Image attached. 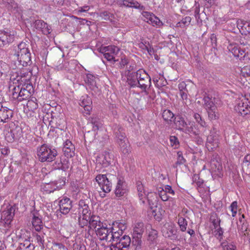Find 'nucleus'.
Listing matches in <instances>:
<instances>
[{
    "label": "nucleus",
    "mask_w": 250,
    "mask_h": 250,
    "mask_svg": "<svg viewBox=\"0 0 250 250\" xmlns=\"http://www.w3.org/2000/svg\"><path fill=\"white\" fill-rule=\"evenodd\" d=\"M14 56L21 65H27L31 61V54L28 44L23 42L19 43L15 49Z\"/></svg>",
    "instance_id": "1"
},
{
    "label": "nucleus",
    "mask_w": 250,
    "mask_h": 250,
    "mask_svg": "<svg viewBox=\"0 0 250 250\" xmlns=\"http://www.w3.org/2000/svg\"><path fill=\"white\" fill-rule=\"evenodd\" d=\"M37 155L42 162H51L54 161L58 155L57 150L45 144L37 148Z\"/></svg>",
    "instance_id": "2"
},
{
    "label": "nucleus",
    "mask_w": 250,
    "mask_h": 250,
    "mask_svg": "<svg viewBox=\"0 0 250 250\" xmlns=\"http://www.w3.org/2000/svg\"><path fill=\"white\" fill-rule=\"evenodd\" d=\"M174 124L177 129L182 130L188 134L197 135L199 133L194 125V123L189 122L187 123L181 116H177L175 118Z\"/></svg>",
    "instance_id": "3"
},
{
    "label": "nucleus",
    "mask_w": 250,
    "mask_h": 250,
    "mask_svg": "<svg viewBox=\"0 0 250 250\" xmlns=\"http://www.w3.org/2000/svg\"><path fill=\"white\" fill-rule=\"evenodd\" d=\"M79 224L82 228L88 225V220L91 217L88 206L83 200H81L78 205Z\"/></svg>",
    "instance_id": "4"
},
{
    "label": "nucleus",
    "mask_w": 250,
    "mask_h": 250,
    "mask_svg": "<svg viewBox=\"0 0 250 250\" xmlns=\"http://www.w3.org/2000/svg\"><path fill=\"white\" fill-rule=\"evenodd\" d=\"M135 76L137 79L139 87L146 93V89L151 85L150 76L143 69H139L137 71L135 72Z\"/></svg>",
    "instance_id": "5"
},
{
    "label": "nucleus",
    "mask_w": 250,
    "mask_h": 250,
    "mask_svg": "<svg viewBox=\"0 0 250 250\" xmlns=\"http://www.w3.org/2000/svg\"><path fill=\"white\" fill-rule=\"evenodd\" d=\"M235 110L242 116L250 113V101L245 97L241 96L235 102Z\"/></svg>",
    "instance_id": "6"
},
{
    "label": "nucleus",
    "mask_w": 250,
    "mask_h": 250,
    "mask_svg": "<svg viewBox=\"0 0 250 250\" xmlns=\"http://www.w3.org/2000/svg\"><path fill=\"white\" fill-rule=\"evenodd\" d=\"M17 35L15 30L8 29L0 30V48L8 46L13 42Z\"/></svg>",
    "instance_id": "7"
},
{
    "label": "nucleus",
    "mask_w": 250,
    "mask_h": 250,
    "mask_svg": "<svg viewBox=\"0 0 250 250\" xmlns=\"http://www.w3.org/2000/svg\"><path fill=\"white\" fill-rule=\"evenodd\" d=\"M119 51V48L115 45L102 46L100 48V52L103 54L104 58L113 63L119 61L116 59V56Z\"/></svg>",
    "instance_id": "8"
},
{
    "label": "nucleus",
    "mask_w": 250,
    "mask_h": 250,
    "mask_svg": "<svg viewBox=\"0 0 250 250\" xmlns=\"http://www.w3.org/2000/svg\"><path fill=\"white\" fill-rule=\"evenodd\" d=\"M32 88L30 84H27L26 88L21 87L19 85L13 88L12 91V98L19 101L27 99L30 96V90Z\"/></svg>",
    "instance_id": "9"
},
{
    "label": "nucleus",
    "mask_w": 250,
    "mask_h": 250,
    "mask_svg": "<svg viewBox=\"0 0 250 250\" xmlns=\"http://www.w3.org/2000/svg\"><path fill=\"white\" fill-rule=\"evenodd\" d=\"M161 232L163 236L174 240L178 239L177 229L175 225L171 222H166L161 228Z\"/></svg>",
    "instance_id": "10"
},
{
    "label": "nucleus",
    "mask_w": 250,
    "mask_h": 250,
    "mask_svg": "<svg viewBox=\"0 0 250 250\" xmlns=\"http://www.w3.org/2000/svg\"><path fill=\"white\" fill-rule=\"evenodd\" d=\"M15 207L9 206L6 209L2 212L1 223L3 224L5 228V232L11 227V223L15 215Z\"/></svg>",
    "instance_id": "11"
},
{
    "label": "nucleus",
    "mask_w": 250,
    "mask_h": 250,
    "mask_svg": "<svg viewBox=\"0 0 250 250\" xmlns=\"http://www.w3.org/2000/svg\"><path fill=\"white\" fill-rule=\"evenodd\" d=\"M116 142L120 145L121 150L124 154H128L130 152V146L126 139L125 134L120 128L115 132Z\"/></svg>",
    "instance_id": "12"
},
{
    "label": "nucleus",
    "mask_w": 250,
    "mask_h": 250,
    "mask_svg": "<svg viewBox=\"0 0 250 250\" xmlns=\"http://www.w3.org/2000/svg\"><path fill=\"white\" fill-rule=\"evenodd\" d=\"M95 180L104 193L109 192L112 188V184L107 178L106 174H98L95 177Z\"/></svg>",
    "instance_id": "13"
},
{
    "label": "nucleus",
    "mask_w": 250,
    "mask_h": 250,
    "mask_svg": "<svg viewBox=\"0 0 250 250\" xmlns=\"http://www.w3.org/2000/svg\"><path fill=\"white\" fill-rule=\"evenodd\" d=\"M113 227L111 228L110 242L115 241H117L122 235L123 230L126 228L125 225L121 223L116 222L113 223Z\"/></svg>",
    "instance_id": "14"
},
{
    "label": "nucleus",
    "mask_w": 250,
    "mask_h": 250,
    "mask_svg": "<svg viewBox=\"0 0 250 250\" xmlns=\"http://www.w3.org/2000/svg\"><path fill=\"white\" fill-rule=\"evenodd\" d=\"M220 142V136L214 130L210 131V135L207 137L206 146L209 151H212L218 147Z\"/></svg>",
    "instance_id": "15"
},
{
    "label": "nucleus",
    "mask_w": 250,
    "mask_h": 250,
    "mask_svg": "<svg viewBox=\"0 0 250 250\" xmlns=\"http://www.w3.org/2000/svg\"><path fill=\"white\" fill-rule=\"evenodd\" d=\"M88 235H93L96 230L98 229V228L102 227L104 225L103 222L101 221L100 218L98 216L92 215L89 218L88 222Z\"/></svg>",
    "instance_id": "16"
},
{
    "label": "nucleus",
    "mask_w": 250,
    "mask_h": 250,
    "mask_svg": "<svg viewBox=\"0 0 250 250\" xmlns=\"http://www.w3.org/2000/svg\"><path fill=\"white\" fill-rule=\"evenodd\" d=\"M95 232L101 241H105L107 243L106 245H110L109 243L111 238V228H107V225L104 224L102 227L98 228Z\"/></svg>",
    "instance_id": "17"
},
{
    "label": "nucleus",
    "mask_w": 250,
    "mask_h": 250,
    "mask_svg": "<svg viewBox=\"0 0 250 250\" xmlns=\"http://www.w3.org/2000/svg\"><path fill=\"white\" fill-rule=\"evenodd\" d=\"M210 171L214 179L222 176V166L219 160L216 159H211L210 163Z\"/></svg>",
    "instance_id": "18"
},
{
    "label": "nucleus",
    "mask_w": 250,
    "mask_h": 250,
    "mask_svg": "<svg viewBox=\"0 0 250 250\" xmlns=\"http://www.w3.org/2000/svg\"><path fill=\"white\" fill-rule=\"evenodd\" d=\"M111 159L110 155L107 152H104L98 156L96 162L97 170H100L101 168L108 167L110 164Z\"/></svg>",
    "instance_id": "19"
},
{
    "label": "nucleus",
    "mask_w": 250,
    "mask_h": 250,
    "mask_svg": "<svg viewBox=\"0 0 250 250\" xmlns=\"http://www.w3.org/2000/svg\"><path fill=\"white\" fill-rule=\"evenodd\" d=\"M157 192L160 198L163 201H167L170 199L168 195H174L175 191L172 187L167 185H163L157 188Z\"/></svg>",
    "instance_id": "20"
},
{
    "label": "nucleus",
    "mask_w": 250,
    "mask_h": 250,
    "mask_svg": "<svg viewBox=\"0 0 250 250\" xmlns=\"http://www.w3.org/2000/svg\"><path fill=\"white\" fill-rule=\"evenodd\" d=\"M143 16L144 17V21L153 26L160 27L163 25V22L160 19L152 13L144 12L143 13Z\"/></svg>",
    "instance_id": "21"
},
{
    "label": "nucleus",
    "mask_w": 250,
    "mask_h": 250,
    "mask_svg": "<svg viewBox=\"0 0 250 250\" xmlns=\"http://www.w3.org/2000/svg\"><path fill=\"white\" fill-rule=\"evenodd\" d=\"M13 117V111L0 102V125L8 123Z\"/></svg>",
    "instance_id": "22"
},
{
    "label": "nucleus",
    "mask_w": 250,
    "mask_h": 250,
    "mask_svg": "<svg viewBox=\"0 0 250 250\" xmlns=\"http://www.w3.org/2000/svg\"><path fill=\"white\" fill-rule=\"evenodd\" d=\"M229 51L231 52L234 57L243 59L246 56L247 53L244 49L241 48L237 44H229L228 46Z\"/></svg>",
    "instance_id": "23"
},
{
    "label": "nucleus",
    "mask_w": 250,
    "mask_h": 250,
    "mask_svg": "<svg viewBox=\"0 0 250 250\" xmlns=\"http://www.w3.org/2000/svg\"><path fill=\"white\" fill-rule=\"evenodd\" d=\"M229 51L231 52L234 57L243 59L246 56L247 53L244 49L241 48L237 44H229L228 46Z\"/></svg>",
    "instance_id": "24"
},
{
    "label": "nucleus",
    "mask_w": 250,
    "mask_h": 250,
    "mask_svg": "<svg viewBox=\"0 0 250 250\" xmlns=\"http://www.w3.org/2000/svg\"><path fill=\"white\" fill-rule=\"evenodd\" d=\"M59 210L63 214H68L72 208V202L70 199L66 197H63L59 201Z\"/></svg>",
    "instance_id": "25"
},
{
    "label": "nucleus",
    "mask_w": 250,
    "mask_h": 250,
    "mask_svg": "<svg viewBox=\"0 0 250 250\" xmlns=\"http://www.w3.org/2000/svg\"><path fill=\"white\" fill-rule=\"evenodd\" d=\"M32 26L44 35L49 34L52 31L51 27L42 20L35 21L33 23Z\"/></svg>",
    "instance_id": "26"
},
{
    "label": "nucleus",
    "mask_w": 250,
    "mask_h": 250,
    "mask_svg": "<svg viewBox=\"0 0 250 250\" xmlns=\"http://www.w3.org/2000/svg\"><path fill=\"white\" fill-rule=\"evenodd\" d=\"M128 188L126 182L123 179L119 178L115 189V194L117 196H123L127 191Z\"/></svg>",
    "instance_id": "27"
},
{
    "label": "nucleus",
    "mask_w": 250,
    "mask_h": 250,
    "mask_svg": "<svg viewBox=\"0 0 250 250\" xmlns=\"http://www.w3.org/2000/svg\"><path fill=\"white\" fill-rule=\"evenodd\" d=\"M75 146L72 142L67 140L63 143V152L66 157H72L75 155Z\"/></svg>",
    "instance_id": "28"
},
{
    "label": "nucleus",
    "mask_w": 250,
    "mask_h": 250,
    "mask_svg": "<svg viewBox=\"0 0 250 250\" xmlns=\"http://www.w3.org/2000/svg\"><path fill=\"white\" fill-rule=\"evenodd\" d=\"M79 104L83 107L84 110L86 111V114H89L92 109V101L89 97L86 95L82 96L80 100Z\"/></svg>",
    "instance_id": "29"
},
{
    "label": "nucleus",
    "mask_w": 250,
    "mask_h": 250,
    "mask_svg": "<svg viewBox=\"0 0 250 250\" xmlns=\"http://www.w3.org/2000/svg\"><path fill=\"white\" fill-rule=\"evenodd\" d=\"M117 3L120 6H125L141 9L143 8V6H141L139 2L133 0H118Z\"/></svg>",
    "instance_id": "30"
},
{
    "label": "nucleus",
    "mask_w": 250,
    "mask_h": 250,
    "mask_svg": "<svg viewBox=\"0 0 250 250\" xmlns=\"http://www.w3.org/2000/svg\"><path fill=\"white\" fill-rule=\"evenodd\" d=\"M69 158H65V156L61 157L59 162L58 161L55 162V167L58 169H62L64 171L68 169L70 166Z\"/></svg>",
    "instance_id": "31"
},
{
    "label": "nucleus",
    "mask_w": 250,
    "mask_h": 250,
    "mask_svg": "<svg viewBox=\"0 0 250 250\" xmlns=\"http://www.w3.org/2000/svg\"><path fill=\"white\" fill-rule=\"evenodd\" d=\"M32 224L33 228L37 231H40L43 228V223L42 218L38 215L37 213L33 214Z\"/></svg>",
    "instance_id": "32"
},
{
    "label": "nucleus",
    "mask_w": 250,
    "mask_h": 250,
    "mask_svg": "<svg viewBox=\"0 0 250 250\" xmlns=\"http://www.w3.org/2000/svg\"><path fill=\"white\" fill-rule=\"evenodd\" d=\"M98 79L94 77L93 75L88 74L86 75L84 81L85 83L89 86L92 90H95L97 88V81Z\"/></svg>",
    "instance_id": "33"
},
{
    "label": "nucleus",
    "mask_w": 250,
    "mask_h": 250,
    "mask_svg": "<svg viewBox=\"0 0 250 250\" xmlns=\"http://www.w3.org/2000/svg\"><path fill=\"white\" fill-rule=\"evenodd\" d=\"M243 171L246 174L250 175V154L245 156L242 163Z\"/></svg>",
    "instance_id": "34"
},
{
    "label": "nucleus",
    "mask_w": 250,
    "mask_h": 250,
    "mask_svg": "<svg viewBox=\"0 0 250 250\" xmlns=\"http://www.w3.org/2000/svg\"><path fill=\"white\" fill-rule=\"evenodd\" d=\"M144 230V226L142 222L136 223L133 227L132 235L142 236Z\"/></svg>",
    "instance_id": "35"
},
{
    "label": "nucleus",
    "mask_w": 250,
    "mask_h": 250,
    "mask_svg": "<svg viewBox=\"0 0 250 250\" xmlns=\"http://www.w3.org/2000/svg\"><path fill=\"white\" fill-rule=\"evenodd\" d=\"M138 194L140 201H141L143 203H145V199L146 198L147 199L148 202L150 204V202H152V200L150 199V197L153 195L155 196V193H146V190H143V191L142 192H138Z\"/></svg>",
    "instance_id": "36"
},
{
    "label": "nucleus",
    "mask_w": 250,
    "mask_h": 250,
    "mask_svg": "<svg viewBox=\"0 0 250 250\" xmlns=\"http://www.w3.org/2000/svg\"><path fill=\"white\" fill-rule=\"evenodd\" d=\"M130 242V237L128 235H125L120 239L119 242L117 244L126 249L129 246Z\"/></svg>",
    "instance_id": "37"
},
{
    "label": "nucleus",
    "mask_w": 250,
    "mask_h": 250,
    "mask_svg": "<svg viewBox=\"0 0 250 250\" xmlns=\"http://www.w3.org/2000/svg\"><path fill=\"white\" fill-rule=\"evenodd\" d=\"M142 236L132 235V245L136 250H140L142 248Z\"/></svg>",
    "instance_id": "38"
},
{
    "label": "nucleus",
    "mask_w": 250,
    "mask_h": 250,
    "mask_svg": "<svg viewBox=\"0 0 250 250\" xmlns=\"http://www.w3.org/2000/svg\"><path fill=\"white\" fill-rule=\"evenodd\" d=\"M177 223L181 231L185 232L186 231L188 226V221L185 217L179 215Z\"/></svg>",
    "instance_id": "39"
},
{
    "label": "nucleus",
    "mask_w": 250,
    "mask_h": 250,
    "mask_svg": "<svg viewBox=\"0 0 250 250\" xmlns=\"http://www.w3.org/2000/svg\"><path fill=\"white\" fill-rule=\"evenodd\" d=\"M191 21V18L190 17H185L176 23V27L180 28L186 27L190 24Z\"/></svg>",
    "instance_id": "40"
},
{
    "label": "nucleus",
    "mask_w": 250,
    "mask_h": 250,
    "mask_svg": "<svg viewBox=\"0 0 250 250\" xmlns=\"http://www.w3.org/2000/svg\"><path fill=\"white\" fill-rule=\"evenodd\" d=\"M38 232H33V236L35 238L36 241L41 246L43 245L44 242L45 233L42 232L38 231Z\"/></svg>",
    "instance_id": "41"
},
{
    "label": "nucleus",
    "mask_w": 250,
    "mask_h": 250,
    "mask_svg": "<svg viewBox=\"0 0 250 250\" xmlns=\"http://www.w3.org/2000/svg\"><path fill=\"white\" fill-rule=\"evenodd\" d=\"M208 113V118L211 120H215L218 119L219 114L217 111L216 106L207 109Z\"/></svg>",
    "instance_id": "42"
},
{
    "label": "nucleus",
    "mask_w": 250,
    "mask_h": 250,
    "mask_svg": "<svg viewBox=\"0 0 250 250\" xmlns=\"http://www.w3.org/2000/svg\"><path fill=\"white\" fill-rule=\"evenodd\" d=\"M73 64V62H67L63 61L61 64L57 65L56 68L58 70H65L70 71L71 70L69 66Z\"/></svg>",
    "instance_id": "43"
},
{
    "label": "nucleus",
    "mask_w": 250,
    "mask_h": 250,
    "mask_svg": "<svg viewBox=\"0 0 250 250\" xmlns=\"http://www.w3.org/2000/svg\"><path fill=\"white\" fill-rule=\"evenodd\" d=\"M127 83L132 87L136 86L138 84L137 79L135 76V72L131 73L127 76Z\"/></svg>",
    "instance_id": "44"
},
{
    "label": "nucleus",
    "mask_w": 250,
    "mask_h": 250,
    "mask_svg": "<svg viewBox=\"0 0 250 250\" xmlns=\"http://www.w3.org/2000/svg\"><path fill=\"white\" fill-rule=\"evenodd\" d=\"M65 178L62 177L57 181L53 182V186H54L56 190H59L62 188L65 184Z\"/></svg>",
    "instance_id": "45"
},
{
    "label": "nucleus",
    "mask_w": 250,
    "mask_h": 250,
    "mask_svg": "<svg viewBox=\"0 0 250 250\" xmlns=\"http://www.w3.org/2000/svg\"><path fill=\"white\" fill-rule=\"evenodd\" d=\"M193 118L195 120V122L201 126L202 127H206V123L204 120H203L201 115L197 113H194L193 115Z\"/></svg>",
    "instance_id": "46"
},
{
    "label": "nucleus",
    "mask_w": 250,
    "mask_h": 250,
    "mask_svg": "<svg viewBox=\"0 0 250 250\" xmlns=\"http://www.w3.org/2000/svg\"><path fill=\"white\" fill-rule=\"evenodd\" d=\"M0 3H3L9 9H15L18 7V4L13 0H0Z\"/></svg>",
    "instance_id": "47"
},
{
    "label": "nucleus",
    "mask_w": 250,
    "mask_h": 250,
    "mask_svg": "<svg viewBox=\"0 0 250 250\" xmlns=\"http://www.w3.org/2000/svg\"><path fill=\"white\" fill-rule=\"evenodd\" d=\"M164 211L160 208L158 209L156 208L152 211V215L154 217L155 219L159 221L162 219L163 213Z\"/></svg>",
    "instance_id": "48"
},
{
    "label": "nucleus",
    "mask_w": 250,
    "mask_h": 250,
    "mask_svg": "<svg viewBox=\"0 0 250 250\" xmlns=\"http://www.w3.org/2000/svg\"><path fill=\"white\" fill-rule=\"evenodd\" d=\"M20 249L21 250L26 249V250H34L35 247L33 245L31 244L28 240H26L24 243H21L20 244Z\"/></svg>",
    "instance_id": "49"
},
{
    "label": "nucleus",
    "mask_w": 250,
    "mask_h": 250,
    "mask_svg": "<svg viewBox=\"0 0 250 250\" xmlns=\"http://www.w3.org/2000/svg\"><path fill=\"white\" fill-rule=\"evenodd\" d=\"M91 123L92 125V130L94 131L99 129L101 123L99 119L96 117H92L91 119Z\"/></svg>",
    "instance_id": "50"
},
{
    "label": "nucleus",
    "mask_w": 250,
    "mask_h": 250,
    "mask_svg": "<svg viewBox=\"0 0 250 250\" xmlns=\"http://www.w3.org/2000/svg\"><path fill=\"white\" fill-rule=\"evenodd\" d=\"M163 119L167 121H170L174 117L173 113L169 110H165L162 114Z\"/></svg>",
    "instance_id": "51"
},
{
    "label": "nucleus",
    "mask_w": 250,
    "mask_h": 250,
    "mask_svg": "<svg viewBox=\"0 0 250 250\" xmlns=\"http://www.w3.org/2000/svg\"><path fill=\"white\" fill-rule=\"evenodd\" d=\"M99 16L102 18V19L106 21H112V19L114 17L113 15L110 13L108 12L107 11H104L101 12Z\"/></svg>",
    "instance_id": "52"
},
{
    "label": "nucleus",
    "mask_w": 250,
    "mask_h": 250,
    "mask_svg": "<svg viewBox=\"0 0 250 250\" xmlns=\"http://www.w3.org/2000/svg\"><path fill=\"white\" fill-rule=\"evenodd\" d=\"M229 209L231 212V215L233 217H234L237 214L238 210V203L237 201H233L229 207Z\"/></svg>",
    "instance_id": "53"
},
{
    "label": "nucleus",
    "mask_w": 250,
    "mask_h": 250,
    "mask_svg": "<svg viewBox=\"0 0 250 250\" xmlns=\"http://www.w3.org/2000/svg\"><path fill=\"white\" fill-rule=\"evenodd\" d=\"M192 184H195L198 187H200L203 185V180L200 178L198 174H195L192 176Z\"/></svg>",
    "instance_id": "54"
},
{
    "label": "nucleus",
    "mask_w": 250,
    "mask_h": 250,
    "mask_svg": "<svg viewBox=\"0 0 250 250\" xmlns=\"http://www.w3.org/2000/svg\"><path fill=\"white\" fill-rule=\"evenodd\" d=\"M170 145L174 149L178 148L179 146V142L178 138L174 136H171L169 137Z\"/></svg>",
    "instance_id": "55"
},
{
    "label": "nucleus",
    "mask_w": 250,
    "mask_h": 250,
    "mask_svg": "<svg viewBox=\"0 0 250 250\" xmlns=\"http://www.w3.org/2000/svg\"><path fill=\"white\" fill-rule=\"evenodd\" d=\"M204 104L206 106V109H208L213 107H215L214 103L212 99L208 97H205L204 98Z\"/></svg>",
    "instance_id": "56"
},
{
    "label": "nucleus",
    "mask_w": 250,
    "mask_h": 250,
    "mask_svg": "<svg viewBox=\"0 0 250 250\" xmlns=\"http://www.w3.org/2000/svg\"><path fill=\"white\" fill-rule=\"evenodd\" d=\"M43 189L46 193H50L56 190L54 186H53V183H47L44 185Z\"/></svg>",
    "instance_id": "57"
},
{
    "label": "nucleus",
    "mask_w": 250,
    "mask_h": 250,
    "mask_svg": "<svg viewBox=\"0 0 250 250\" xmlns=\"http://www.w3.org/2000/svg\"><path fill=\"white\" fill-rule=\"evenodd\" d=\"M8 69V66L5 62L0 61V79L2 75L6 73L7 70Z\"/></svg>",
    "instance_id": "58"
},
{
    "label": "nucleus",
    "mask_w": 250,
    "mask_h": 250,
    "mask_svg": "<svg viewBox=\"0 0 250 250\" xmlns=\"http://www.w3.org/2000/svg\"><path fill=\"white\" fill-rule=\"evenodd\" d=\"M157 231L155 229H150L148 231V240L153 241L157 237Z\"/></svg>",
    "instance_id": "59"
},
{
    "label": "nucleus",
    "mask_w": 250,
    "mask_h": 250,
    "mask_svg": "<svg viewBox=\"0 0 250 250\" xmlns=\"http://www.w3.org/2000/svg\"><path fill=\"white\" fill-rule=\"evenodd\" d=\"M241 74L244 77H250V66H245L241 69Z\"/></svg>",
    "instance_id": "60"
},
{
    "label": "nucleus",
    "mask_w": 250,
    "mask_h": 250,
    "mask_svg": "<svg viewBox=\"0 0 250 250\" xmlns=\"http://www.w3.org/2000/svg\"><path fill=\"white\" fill-rule=\"evenodd\" d=\"M186 162V160L183 156V154L181 151H178L177 152V160L176 164L178 165L184 164Z\"/></svg>",
    "instance_id": "61"
},
{
    "label": "nucleus",
    "mask_w": 250,
    "mask_h": 250,
    "mask_svg": "<svg viewBox=\"0 0 250 250\" xmlns=\"http://www.w3.org/2000/svg\"><path fill=\"white\" fill-rule=\"evenodd\" d=\"M237 226L239 231H240L242 233H245L248 229V225L246 222H245L244 224H237Z\"/></svg>",
    "instance_id": "62"
},
{
    "label": "nucleus",
    "mask_w": 250,
    "mask_h": 250,
    "mask_svg": "<svg viewBox=\"0 0 250 250\" xmlns=\"http://www.w3.org/2000/svg\"><path fill=\"white\" fill-rule=\"evenodd\" d=\"M149 45V43L146 41H142L138 43V46L139 48H140L143 51H145L146 49H147Z\"/></svg>",
    "instance_id": "63"
},
{
    "label": "nucleus",
    "mask_w": 250,
    "mask_h": 250,
    "mask_svg": "<svg viewBox=\"0 0 250 250\" xmlns=\"http://www.w3.org/2000/svg\"><path fill=\"white\" fill-rule=\"evenodd\" d=\"M153 81L156 87L158 88H161L165 85H166L167 82L165 81H163L162 83L159 82V80L156 78H153Z\"/></svg>",
    "instance_id": "64"
}]
</instances>
